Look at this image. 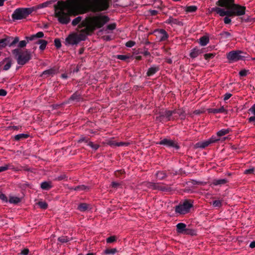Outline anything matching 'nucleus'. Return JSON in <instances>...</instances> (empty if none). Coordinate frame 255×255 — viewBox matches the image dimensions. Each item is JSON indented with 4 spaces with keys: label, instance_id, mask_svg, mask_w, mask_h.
I'll use <instances>...</instances> for the list:
<instances>
[{
    "label": "nucleus",
    "instance_id": "obj_61",
    "mask_svg": "<svg viewBox=\"0 0 255 255\" xmlns=\"http://www.w3.org/2000/svg\"><path fill=\"white\" fill-rule=\"evenodd\" d=\"M230 16H226L224 18V22L225 24H230L231 22V19L230 18Z\"/></svg>",
    "mask_w": 255,
    "mask_h": 255
},
{
    "label": "nucleus",
    "instance_id": "obj_55",
    "mask_svg": "<svg viewBox=\"0 0 255 255\" xmlns=\"http://www.w3.org/2000/svg\"><path fill=\"white\" fill-rule=\"evenodd\" d=\"M54 44L57 48H59L61 46V41L59 39H55L54 40Z\"/></svg>",
    "mask_w": 255,
    "mask_h": 255
},
{
    "label": "nucleus",
    "instance_id": "obj_22",
    "mask_svg": "<svg viewBox=\"0 0 255 255\" xmlns=\"http://www.w3.org/2000/svg\"><path fill=\"white\" fill-rule=\"evenodd\" d=\"M249 111L254 115V116H252L248 118V121L250 123H253L254 125L255 126V104H254L249 110Z\"/></svg>",
    "mask_w": 255,
    "mask_h": 255
},
{
    "label": "nucleus",
    "instance_id": "obj_25",
    "mask_svg": "<svg viewBox=\"0 0 255 255\" xmlns=\"http://www.w3.org/2000/svg\"><path fill=\"white\" fill-rule=\"evenodd\" d=\"M228 182V180L226 179H216L213 180L212 184L215 186H221L226 184Z\"/></svg>",
    "mask_w": 255,
    "mask_h": 255
},
{
    "label": "nucleus",
    "instance_id": "obj_60",
    "mask_svg": "<svg viewBox=\"0 0 255 255\" xmlns=\"http://www.w3.org/2000/svg\"><path fill=\"white\" fill-rule=\"evenodd\" d=\"M254 168H250L246 169L244 171V173L246 174H252L254 173Z\"/></svg>",
    "mask_w": 255,
    "mask_h": 255
},
{
    "label": "nucleus",
    "instance_id": "obj_59",
    "mask_svg": "<svg viewBox=\"0 0 255 255\" xmlns=\"http://www.w3.org/2000/svg\"><path fill=\"white\" fill-rule=\"evenodd\" d=\"M0 199H1V200L5 202H7L8 201L7 197L5 196V194L3 193L0 194Z\"/></svg>",
    "mask_w": 255,
    "mask_h": 255
},
{
    "label": "nucleus",
    "instance_id": "obj_15",
    "mask_svg": "<svg viewBox=\"0 0 255 255\" xmlns=\"http://www.w3.org/2000/svg\"><path fill=\"white\" fill-rule=\"evenodd\" d=\"M56 73V70L55 68H50L44 71L41 75V77L44 78H47L50 76H53Z\"/></svg>",
    "mask_w": 255,
    "mask_h": 255
},
{
    "label": "nucleus",
    "instance_id": "obj_47",
    "mask_svg": "<svg viewBox=\"0 0 255 255\" xmlns=\"http://www.w3.org/2000/svg\"><path fill=\"white\" fill-rule=\"evenodd\" d=\"M6 42H7V40H6L5 37L0 39V49H2L6 46Z\"/></svg>",
    "mask_w": 255,
    "mask_h": 255
},
{
    "label": "nucleus",
    "instance_id": "obj_62",
    "mask_svg": "<svg viewBox=\"0 0 255 255\" xmlns=\"http://www.w3.org/2000/svg\"><path fill=\"white\" fill-rule=\"evenodd\" d=\"M248 71L246 70H242L240 71L239 75L241 76H246L247 75Z\"/></svg>",
    "mask_w": 255,
    "mask_h": 255
},
{
    "label": "nucleus",
    "instance_id": "obj_49",
    "mask_svg": "<svg viewBox=\"0 0 255 255\" xmlns=\"http://www.w3.org/2000/svg\"><path fill=\"white\" fill-rule=\"evenodd\" d=\"M215 53H206L204 55V58L208 61L213 58L215 57Z\"/></svg>",
    "mask_w": 255,
    "mask_h": 255
},
{
    "label": "nucleus",
    "instance_id": "obj_9",
    "mask_svg": "<svg viewBox=\"0 0 255 255\" xmlns=\"http://www.w3.org/2000/svg\"><path fill=\"white\" fill-rule=\"evenodd\" d=\"M157 144L160 145H163L169 148L173 147L177 150L180 148V146L178 145V143L176 141L167 138L161 139V140L157 142Z\"/></svg>",
    "mask_w": 255,
    "mask_h": 255
},
{
    "label": "nucleus",
    "instance_id": "obj_58",
    "mask_svg": "<svg viewBox=\"0 0 255 255\" xmlns=\"http://www.w3.org/2000/svg\"><path fill=\"white\" fill-rule=\"evenodd\" d=\"M89 141V138H87V137H82L78 140V142L79 143H81V142H84L85 143H87V144H88Z\"/></svg>",
    "mask_w": 255,
    "mask_h": 255
},
{
    "label": "nucleus",
    "instance_id": "obj_20",
    "mask_svg": "<svg viewBox=\"0 0 255 255\" xmlns=\"http://www.w3.org/2000/svg\"><path fill=\"white\" fill-rule=\"evenodd\" d=\"M77 209L80 212H84L91 210V208L89 204L85 203H82L78 205Z\"/></svg>",
    "mask_w": 255,
    "mask_h": 255
},
{
    "label": "nucleus",
    "instance_id": "obj_13",
    "mask_svg": "<svg viewBox=\"0 0 255 255\" xmlns=\"http://www.w3.org/2000/svg\"><path fill=\"white\" fill-rule=\"evenodd\" d=\"M6 40H7L6 42V46L10 47H14L18 42L19 38L18 37H12V36H5Z\"/></svg>",
    "mask_w": 255,
    "mask_h": 255
},
{
    "label": "nucleus",
    "instance_id": "obj_44",
    "mask_svg": "<svg viewBox=\"0 0 255 255\" xmlns=\"http://www.w3.org/2000/svg\"><path fill=\"white\" fill-rule=\"evenodd\" d=\"M109 145L113 147L123 146V144L122 142H116L115 141H110Z\"/></svg>",
    "mask_w": 255,
    "mask_h": 255
},
{
    "label": "nucleus",
    "instance_id": "obj_52",
    "mask_svg": "<svg viewBox=\"0 0 255 255\" xmlns=\"http://www.w3.org/2000/svg\"><path fill=\"white\" fill-rule=\"evenodd\" d=\"M27 43V41L26 40H21L20 41H19L18 44V47L19 48V49L24 48L26 46Z\"/></svg>",
    "mask_w": 255,
    "mask_h": 255
},
{
    "label": "nucleus",
    "instance_id": "obj_26",
    "mask_svg": "<svg viewBox=\"0 0 255 255\" xmlns=\"http://www.w3.org/2000/svg\"><path fill=\"white\" fill-rule=\"evenodd\" d=\"M51 182L44 181L41 183L40 187L45 190H49L52 188Z\"/></svg>",
    "mask_w": 255,
    "mask_h": 255
},
{
    "label": "nucleus",
    "instance_id": "obj_19",
    "mask_svg": "<svg viewBox=\"0 0 255 255\" xmlns=\"http://www.w3.org/2000/svg\"><path fill=\"white\" fill-rule=\"evenodd\" d=\"M211 12H216L217 14H219L221 16H226V10L219 7H214L211 8Z\"/></svg>",
    "mask_w": 255,
    "mask_h": 255
},
{
    "label": "nucleus",
    "instance_id": "obj_38",
    "mask_svg": "<svg viewBox=\"0 0 255 255\" xmlns=\"http://www.w3.org/2000/svg\"><path fill=\"white\" fill-rule=\"evenodd\" d=\"M156 176L159 180H162L167 176L166 174L164 171H158L156 173Z\"/></svg>",
    "mask_w": 255,
    "mask_h": 255
},
{
    "label": "nucleus",
    "instance_id": "obj_57",
    "mask_svg": "<svg viewBox=\"0 0 255 255\" xmlns=\"http://www.w3.org/2000/svg\"><path fill=\"white\" fill-rule=\"evenodd\" d=\"M135 44V42L133 41L129 40L126 43V46L128 47H132Z\"/></svg>",
    "mask_w": 255,
    "mask_h": 255
},
{
    "label": "nucleus",
    "instance_id": "obj_50",
    "mask_svg": "<svg viewBox=\"0 0 255 255\" xmlns=\"http://www.w3.org/2000/svg\"><path fill=\"white\" fill-rule=\"evenodd\" d=\"M117 237L115 236H110V237L107 238L106 242L108 244L113 243L114 242L116 241Z\"/></svg>",
    "mask_w": 255,
    "mask_h": 255
},
{
    "label": "nucleus",
    "instance_id": "obj_14",
    "mask_svg": "<svg viewBox=\"0 0 255 255\" xmlns=\"http://www.w3.org/2000/svg\"><path fill=\"white\" fill-rule=\"evenodd\" d=\"M65 40L68 43L74 45L78 43L81 39L77 35L72 34L67 37Z\"/></svg>",
    "mask_w": 255,
    "mask_h": 255
},
{
    "label": "nucleus",
    "instance_id": "obj_64",
    "mask_svg": "<svg viewBox=\"0 0 255 255\" xmlns=\"http://www.w3.org/2000/svg\"><path fill=\"white\" fill-rule=\"evenodd\" d=\"M29 253V250L28 249H24L21 251L20 254L22 255H28Z\"/></svg>",
    "mask_w": 255,
    "mask_h": 255
},
{
    "label": "nucleus",
    "instance_id": "obj_30",
    "mask_svg": "<svg viewBox=\"0 0 255 255\" xmlns=\"http://www.w3.org/2000/svg\"><path fill=\"white\" fill-rule=\"evenodd\" d=\"M21 201V199L15 196H9L8 202L11 204H17Z\"/></svg>",
    "mask_w": 255,
    "mask_h": 255
},
{
    "label": "nucleus",
    "instance_id": "obj_37",
    "mask_svg": "<svg viewBox=\"0 0 255 255\" xmlns=\"http://www.w3.org/2000/svg\"><path fill=\"white\" fill-rule=\"evenodd\" d=\"M184 235L195 236L196 235V231L194 229L187 228Z\"/></svg>",
    "mask_w": 255,
    "mask_h": 255
},
{
    "label": "nucleus",
    "instance_id": "obj_3",
    "mask_svg": "<svg viewBox=\"0 0 255 255\" xmlns=\"http://www.w3.org/2000/svg\"><path fill=\"white\" fill-rule=\"evenodd\" d=\"M110 18L106 15H97L93 17H87L82 22L83 26L90 32H93L97 28L102 27L106 23L109 22Z\"/></svg>",
    "mask_w": 255,
    "mask_h": 255
},
{
    "label": "nucleus",
    "instance_id": "obj_2",
    "mask_svg": "<svg viewBox=\"0 0 255 255\" xmlns=\"http://www.w3.org/2000/svg\"><path fill=\"white\" fill-rule=\"evenodd\" d=\"M216 4L227 9L226 16H241L246 13V6L235 3V0H218Z\"/></svg>",
    "mask_w": 255,
    "mask_h": 255
},
{
    "label": "nucleus",
    "instance_id": "obj_6",
    "mask_svg": "<svg viewBox=\"0 0 255 255\" xmlns=\"http://www.w3.org/2000/svg\"><path fill=\"white\" fill-rule=\"evenodd\" d=\"M193 206L192 200H185L182 204H180L175 207V212L180 215H184L189 213Z\"/></svg>",
    "mask_w": 255,
    "mask_h": 255
},
{
    "label": "nucleus",
    "instance_id": "obj_4",
    "mask_svg": "<svg viewBox=\"0 0 255 255\" xmlns=\"http://www.w3.org/2000/svg\"><path fill=\"white\" fill-rule=\"evenodd\" d=\"M49 0L39 4L40 8L52 7H54V16L61 24H64V0Z\"/></svg>",
    "mask_w": 255,
    "mask_h": 255
},
{
    "label": "nucleus",
    "instance_id": "obj_63",
    "mask_svg": "<svg viewBox=\"0 0 255 255\" xmlns=\"http://www.w3.org/2000/svg\"><path fill=\"white\" fill-rule=\"evenodd\" d=\"M111 185L113 188H117L118 187H119L120 186V184L118 182H112Z\"/></svg>",
    "mask_w": 255,
    "mask_h": 255
},
{
    "label": "nucleus",
    "instance_id": "obj_11",
    "mask_svg": "<svg viewBox=\"0 0 255 255\" xmlns=\"http://www.w3.org/2000/svg\"><path fill=\"white\" fill-rule=\"evenodd\" d=\"M154 33H155V35L156 36L160 37V41H165L169 37V35L167 32L163 29H156L154 30Z\"/></svg>",
    "mask_w": 255,
    "mask_h": 255
},
{
    "label": "nucleus",
    "instance_id": "obj_17",
    "mask_svg": "<svg viewBox=\"0 0 255 255\" xmlns=\"http://www.w3.org/2000/svg\"><path fill=\"white\" fill-rule=\"evenodd\" d=\"M44 36V33L42 31H39L37 32L35 34H33L30 36H26L25 37L26 40L27 41V43L29 41H33L35 39L38 38H42Z\"/></svg>",
    "mask_w": 255,
    "mask_h": 255
},
{
    "label": "nucleus",
    "instance_id": "obj_43",
    "mask_svg": "<svg viewBox=\"0 0 255 255\" xmlns=\"http://www.w3.org/2000/svg\"><path fill=\"white\" fill-rule=\"evenodd\" d=\"M80 99V97L79 94H78L77 93H75L71 96L69 100L79 101Z\"/></svg>",
    "mask_w": 255,
    "mask_h": 255
},
{
    "label": "nucleus",
    "instance_id": "obj_45",
    "mask_svg": "<svg viewBox=\"0 0 255 255\" xmlns=\"http://www.w3.org/2000/svg\"><path fill=\"white\" fill-rule=\"evenodd\" d=\"M37 204L42 209H46L48 207L47 203L44 201H39Z\"/></svg>",
    "mask_w": 255,
    "mask_h": 255
},
{
    "label": "nucleus",
    "instance_id": "obj_12",
    "mask_svg": "<svg viewBox=\"0 0 255 255\" xmlns=\"http://www.w3.org/2000/svg\"><path fill=\"white\" fill-rule=\"evenodd\" d=\"M174 114L173 111H166L164 112L160 113L159 116L157 117V119L160 122L163 120L165 118L167 121H170L171 117Z\"/></svg>",
    "mask_w": 255,
    "mask_h": 255
},
{
    "label": "nucleus",
    "instance_id": "obj_41",
    "mask_svg": "<svg viewBox=\"0 0 255 255\" xmlns=\"http://www.w3.org/2000/svg\"><path fill=\"white\" fill-rule=\"evenodd\" d=\"M220 35H221L222 38L224 39H228L232 36L228 31H222L220 33Z\"/></svg>",
    "mask_w": 255,
    "mask_h": 255
},
{
    "label": "nucleus",
    "instance_id": "obj_5",
    "mask_svg": "<svg viewBox=\"0 0 255 255\" xmlns=\"http://www.w3.org/2000/svg\"><path fill=\"white\" fill-rule=\"evenodd\" d=\"M12 53L14 55L17 63L20 65H24L31 59V52L28 49L22 51L19 48H15L12 50Z\"/></svg>",
    "mask_w": 255,
    "mask_h": 255
},
{
    "label": "nucleus",
    "instance_id": "obj_35",
    "mask_svg": "<svg viewBox=\"0 0 255 255\" xmlns=\"http://www.w3.org/2000/svg\"><path fill=\"white\" fill-rule=\"evenodd\" d=\"M40 8L39 7V5L34 6H32V7H29V8H25L28 15L30 14L33 11H36L38 9H40Z\"/></svg>",
    "mask_w": 255,
    "mask_h": 255
},
{
    "label": "nucleus",
    "instance_id": "obj_1",
    "mask_svg": "<svg viewBox=\"0 0 255 255\" xmlns=\"http://www.w3.org/2000/svg\"><path fill=\"white\" fill-rule=\"evenodd\" d=\"M109 7L108 0H80L70 10L71 15L76 16L89 11L101 12Z\"/></svg>",
    "mask_w": 255,
    "mask_h": 255
},
{
    "label": "nucleus",
    "instance_id": "obj_10",
    "mask_svg": "<svg viewBox=\"0 0 255 255\" xmlns=\"http://www.w3.org/2000/svg\"><path fill=\"white\" fill-rule=\"evenodd\" d=\"M218 140H219V138H217L215 136H212L210 138L208 139L207 140L197 142L195 144V148H204L208 146L211 144L215 143Z\"/></svg>",
    "mask_w": 255,
    "mask_h": 255
},
{
    "label": "nucleus",
    "instance_id": "obj_39",
    "mask_svg": "<svg viewBox=\"0 0 255 255\" xmlns=\"http://www.w3.org/2000/svg\"><path fill=\"white\" fill-rule=\"evenodd\" d=\"M130 57V56L127 55H117V58L123 61L128 62V60Z\"/></svg>",
    "mask_w": 255,
    "mask_h": 255
},
{
    "label": "nucleus",
    "instance_id": "obj_34",
    "mask_svg": "<svg viewBox=\"0 0 255 255\" xmlns=\"http://www.w3.org/2000/svg\"><path fill=\"white\" fill-rule=\"evenodd\" d=\"M166 22L167 23H168V24L173 23V24H177V25H179L181 24V22L180 21H179L177 19L173 18L171 16L169 17V18L166 20Z\"/></svg>",
    "mask_w": 255,
    "mask_h": 255
},
{
    "label": "nucleus",
    "instance_id": "obj_27",
    "mask_svg": "<svg viewBox=\"0 0 255 255\" xmlns=\"http://www.w3.org/2000/svg\"><path fill=\"white\" fill-rule=\"evenodd\" d=\"M29 136L28 134L20 133L15 135L14 136V139L16 141H20L28 138Z\"/></svg>",
    "mask_w": 255,
    "mask_h": 255
},
{
    "label": "nucleus",
    "instance_id": "obj_54",
    "mask_svg": "<svg viewBox=\"0 0 255 255\" xmlns=\"http://www.w3.org/2000/svg\"><path fill=\"white\" fill-rule=\"evenodd\" d=\"M125 174L124 170H118L115 172V175L118 177H121V176Z\"/></svg>",
    "mask_w": 255,
    "mask_h": 255
},
{
    "label": "nucleus",
    "instance_id": "obj_40",
    "mask_svg": "<svg viewBox=\"0 0 255 255\" xmlns=\"http://www.w3.org/2000/svg\"><path fill=\"white\" fill-rule=\"evenodd\" d=\"M6 63L3 68V69L4 71L9 70L12 64L11 60L9 58H8V59L6 61Z\"/></svg>",
    "mask_w": 255,
    "mask_h": 255
},
{
    "label": "nucleus",
    "instance_id": "obj_53",
    "mask_svg": "<svg viewBox=\"0 0 255 255\" xmlns=\"http://www.w3.org/2000/svg\"><path fill=\"white\" fill-rule=\"evenodd\" d=\"M212 205L214 207L220 208L222 206V203L220 200H215L213 202Z\"/></svg>",
    "mask_w": 255,
    "mask_h": 255
},
{
    "label": "nucleus",
    "instance_id": "obj_48",
    "mask_svg": "<svg viewBox=\"0 0 255 255\" xmlns=\"http://www.w3.org/2000/svg\"><path fill=\"white\" fill-rule=\"evenodd\" d=\"M12 166L10 164H6L0 167V172L7 170L8 169H12Z\"/></svg>",
    "mask_w": 255,
    "mask_h": 255
},
{
    "label": "nucleus",
    "instance_id": "obj_29",
    "mask_svg": "<svg viewBox=\"0 0 255 255\" xmlns=\"http://www.w3.org/2000/svg\"><path fill=\"white\" fill-rule=\"evenodd\" d=\"M209 42V38L208 36H203L199 39V43L201 46H206Z\"/></svg>",
    "mask_w": 255,
    "mask_h": 255
},
{
    "label": "nucleus",
    "instance_id": "obj_32",
    "mask_svg": "<svg viewBox=\"0 0 255 255\" xmlns=\"http://www.w3.org/2000/svg\"><path fill=\"white\" fill-rule=\"evenodd\" d=\"M145 186L153 190H156L158 188V184L150 182H146Z\"/></svg>",
    "mask_w": 255,
    "mask_h": 255
},
{
    "label": "nucleus",
    "instance_id": "obj_36",
    "mask_svg": "<svg viewBox=\"0 0 255 255\" xmlns=\"http://www.w3.org/2000/svg\"><path fill=\"white\" fill-rule=\"evenodd\" d=\"M230 130H231L229 128L222 129L219 130L217 134L218 136H222L229 133Z\"/></svg>",
    "mask_w": 255,
    "mask_h": 255
},
{
    "label": "nucleus",
    "instance_id": "obj_18",
    "mask_svg": "<svg viewBox=\"0 0 255 255\" xmlns=\"http://www.w3.org/2000/svg\"><path fill=\"white\" fill-rule=\"evenodd\" d=\"M203 52V51L202 49H199L197 47H195L192 50H191L190 53V57L192 58H195Z\"/></svg>",
    "mask_w": 255,
    "mask_h": 255
},
{
    "label": "nucleus",
    "instance_id": "obj_31",
    "mask_svg": "<svg viewBox=\"0 0 255 255\" xmlns=\"http://www.w3.org/2000/svg\"><path fill=\"white\" fill-rule=\"evenodd\" d=\"M174 114H177L179 116L181 117V119L185 118V112L183 109L175 110H173Z\"/></svg>",
    "mask_w": 255,
    "mask_h": 255
},
{
    "label": "nucleus",
    "instance_id": "obj_23",
    "mask_svg": "<svg viewBox=\"0 0 255 255\" xmlns=\"http://www.w3.org/2000/svg\"><path fill=\"white\" fill-rule=\"evenodd\" d=\"M66 187H67L68 188L70 189H73L77 191H88L89 190V187L88 186H86L84 185H78L74 188H70L68 185H67L66 186L65 185V189H66Z\"/></svg>",
    "mask_w": 255,
    "mask_h": 255
},
{
    "label": "nucleus",
    "instance_id": "obj_46",
    "mask_svg": "<svg viewBox=\"0 0 255 255\" xmlns=\"http://www.w3.org/2000/svg\"><path fill=\"white\" fill-rule=\"evenodd\" d=\"M40 42L41 43L40 44L39 49L41 51H43L45 49L48 42L45 40H41V41H40Z\"/></svg>",
    "mask_w": 255,
    "mask_h": 255
},
{
    "label": "nucleus",
    "instance_id": "obj_24",
    "mask_svg": "<svg viewBox=\"0 0 255 255\" xmlns=\"http://www.w3.org/2000/svg\"><path fill=\"white\" fill-rule=\"evenodd\" d=\"M208 112L210 113L213 114H217V113H227L226 110L224 108V107H221L219 109H209L208 110Z\"/></svg>",
    "mask_w": 255,
    "mask_h": 255
},
{
    "label": "nucleus",
    "instance_id": "obj_16",
    "mask_svg": "<svg viewBox=\"0 0 255 255\" xmlns=\"http://www.w3.org/2000/svg\"><path fill=\"white\" fill-rule=\"evenodd\" d=\"M176 232L179 234H184L187 228V226L183 223H179L176 226Z\"/></svg>",
    "mask_w": 255,
    "mask_h": 255
},
{
    "label": "nucleus",
    "instance_id": "obj_51",
    "mask_svg": "<svg viewBox=\"0 0 255 255\" xmlns=\"http://www.w3.org/2000/svg\"><path fill=\"white\" fill-rule=\"evenodd\" d=\"M87 145L90 146L91 148H92L93 149L96 150H97L99 147V145L97 144H94L93 142L91 141H89Z\"/></svg>",
    "mask_w": 255,
    "mask_h": 255
},
{
    "label": "nucleus",
    "instance_id": "obj_8",
    "mask_svg": "<svg viewBox=\"0 0 255 255\" xmlns=\"http://www.w3.org/2000/svg\"><path fill=\"white\" fill-rule=\"evenodd\" d=\"M28 15L25 8H16L11 15L13 20H20L26 18Z\"/></svg>",
    "mask_w": 255,
    "mask_h": 255
},
{
    "label": "nucleus",
    "instance_id": "obj_33",
    "mask_svg": "<svg viewBox=\"0 0 255 255\" xmlns=\"http://www.w3.org/2000/svg\"><path fill=\"white\" fill-rule=\"evenodd\" d=\"M197 7L195 5L186 6L185 7V11L187 12H194L197 10Z\"/></svg>",
    "mask_w": 255,
    "mask_h": 255
},
{
    "label": "nucleus",
    "instance_id": "obj_28",
    "mask_svg": "<svg viewBox=\"0 0 255 255\" xmlns=\"http://www.w3.org/2000/svg\"><path fill=\"white\" fill-rule=\"evenodd\" d=\"M82 17L80 16H79L76 17L75 18H74L72 20V24L73 26H76L77 24H79V26L80 27H83V26H82V22L83 21H82Z\"/></svg>",
    "mask_w": 255,
    "mask_h": 255
},
{
    "label": "nucleus",
    "instance_id": "obj_56",
    "mask_svg": "<svg viewBox=\"0 0 255 255\" xmlns=\"http://www.w3.org/2000/svg\"><path fill=\"white\" fill-rule=\"evenodd\" d=\"M116 25H117L115 23H113L108 25L107 26V28L108 29L112 30L116 29Z\"/></svg>",
    "mask_w": 255,
    "mask_h": 255
},
{
    "label": "nucleus",
    "instance_id": "obj_7",
    "mask_svg": "<svg viewBox=\"0 0 255 255\" xmlns=\"http://www.w3.org/2000/svg\"><path fill=\"white\" fill-rule=\"evenodd\" d=\"M244 52L241 50H233L227 54V58L230 63L236 62L240 60L243 59L244 56L242 55Z\"/></svg>",
    "mask_w": 255,
    "mask_h": 255
},
{
    "label": "nucleus",
    "instance_id": "obj_21",
    "mask_svg": "<svg viewBox=\"0 0 255 255\" xmlns=\"http://www.w3.org/2000/svg\"><path fill=\"white\" fill-rule=\"evenodd\" d=\"M159 70V67L158 66H153L150 67L146 73L147 76L150 77L155 74Z\"/></svg>",
    "mask_w": 255,
    "mask_h": 255
},
{
    "label": "nucleus",
    "instance_id": "obj_42",
    "mask_svg": "<svg viewBox=\"0 0 255 255\" xmlns=\"http://www.w3.org/2000/svg\"><path fill=\"white\" fill-rule=\"evenodd\" d=\"M118 252L117 249L113 248V249H107L105 250L104 252L105 254L106 255H109V254H114Z\"/></svg>",
    "mask_w": 255,
    "mask_h": 255
}]
</instances>
